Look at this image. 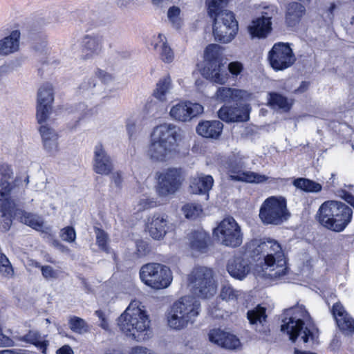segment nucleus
<instances>
[{
  "label": "nucleus",
  "instance_id": "nucleus-36",
  "mask_svg": "<svg viewBox=\"0 0 354 354\" xmlns=\"http://www.w3.org/2000/svg\"><path fill=\"white\" fill-rule=\"evenodd\" d=\"M152 44L154 49L159 53L160 57L164 62L170 63L173 61L174 57V53L168 46L165 35L159 34Z\"/></svg>",
  "mask_w": 354,
  "mask_h": 354
},
{
  "label": "nucleus",
  "instance_id": "nucleus-51",
  "mask_svg": "<svg viewBox=\"0 0 354 354\" xmlns=\"http://www.w3.org/2000/svg\"><path fill=\"white\" fill-rule=\"evenodd\" d=\"M156 205V202L153 198L145 196L140 199L138 203V211H143L145 209L153 207Z\"/></svg>",
  "mask_w": 354,
  "mask_h": 354
},
{
  "label": "nucleus",
  "instance_id": "nucleus-48",
  "mask_svg": "<svg viewBox=\"0 0 354 354\" xmlns=\"http://www.w3.org/2000/svg\"><path fill=\"white\" fill-rule=\"evenodd\" d=\"M182 210L187 218L192 219L199 216L203 211L201 206L196 203H187L183 207Z\"/></svg>",
  "mask_w": 354,
  "mask_h": 354
},
{
  "label": "nucleus",
  "instance_id": "nucleus-15",
  "mask_svg": "<svg viewBox=\"0 0 354 354\" xmlns=\"http://www.w3.org/2000/svg\"><path fill=\"white\" fill-rule=\"evenodd\" d=\"M250 111L249 104L236 102V106H223L218 110V115L225 122H240L249 120Z\"/></svg>",
  "mask_w": 354,
  "mask_h": 354
},
{
  "label": "nucleus",
  "instance_id": "nucleus-57",
  "mask_svg": "<svg viewBox=\"0 0 354 354\" xmlns=\"http://www.w3.org/2000/svg\"><path fill=\"white\" fill-rule=\"evenodd\" d=\"M127 131L129 137V139H132L137 132V127L133 122H128L127 124Z\"/></svg>",
  "mask_w": 354,
  "mask_h": 354
},
{
  "label": "nucleus",
  "instance_id": "nucleus-5",
  "mask_svg": "<svg viewBox=\"0 0 354 354\" xmlns=\"http://www.w3.org/2000/svg\"><path fill=\"white\" fill-rule=\"evenodd\" d=\"M2 178L0 181V230L2 232H8L12 225V218H15V212L17 207L22 205L21 199L24 195V189L17 190L15 185H12Z\"/></svg>",
  "mask_w": 354,
  "mask_h": 354
},
{
  "label": "nucleus",
  "instance_id": "nucleus-19",
  "mask_svg": "<svg viewBox=\"0 0 354 354\" xmlns=\"http://www.w3.org/2000/svg\"><path fill=\"white\" fill-rule=\"evenodd\" d=\"M247 319L251 327L257 332L268 335L270 332L267 321L266 308L258 305L247 312Z\"/></svg>",
  "mask_w": 354,
  "mask_h": 354
},
{
  "label": "nucleus",
  "instance_id": "nucleus-33",
  "mask_svg": "<svg viewBox=\"0 0 354 354\" xmlns=\"http://www.w3.org/2000/svg\"><path fill=\"white\" fill-rule=\"evenodd\" d=\"M214 184L213 178L210 175L198 174L193 177L190 183V189L193 194H207L212 188Z\"/></svg>",
  "mask_w": 354,
  "mask_h": 354
},
{
  "label": "nucleus",
  "instance_id": "nucleus-28",
  "mask_svg": "<svg viewBox=\"0 0 354 354\" xmlns=\"http://www.w3.org/2000/svg\"><path fill=\"white\" fill-rule=\"evenodd\" d=\"M223 64L218 62H207L202 70V75L204 77L210 81L223 84L227 80V75L222 71Z\"/></svg>",
  "mask_w": 354,
  "mask_h": 354
},
{
  "label": "nucleus",
  "instance_id": "nucleus-42",
  "mask_svg": "<svg viewBox=\"0 0 354 354\" xmlns=\"http://www.w3.org/2000/svg\"><path fill=\"white\" fill-rule=\"evenodd\" d=\"M293 185L298 189H300L306 192L317 193L322 190V185L312 180L299 178L293 181Z\"/></svg>",
  "mask_w": 354,
  "mask_h": 354
},
{
  "label": "nucleus",
  "instance_id": "nucleus-13",
  "mask_svg": "<svg viewBox=\"0 0 354 354\" xmlns=\"http://www.w3.org/2000/svg\"><path fill=\"white\" fill-rule=\"evenodd\" d=\"M270 66L275 71H283L291 66L295 62L292 48L288 44H274L268 53Z\"/></svg>",
  "mask_w": 354,
  "mask_h": 354
},
{
  "label": "nucleus",
  "instance_id": "nucleus-8",
  "mask_svg": "<svg viewBox=\"0 0 354 354\" xmlns=\"http://www.w3.org/2000/svg\"><path fill=\"white\" fill-rule=\"evenodd\" d=\"M140 277L145 284L157 290L167 288L172 281L170 269L156 263L142 266L140 270Z\"/></svg>",
  "mask_w": 354,
  "mask_h": 354
},
{
  "label": "nucleus",
  "instance_id": "nucleus-41",
  "mask_svg": "<svg viewBox=\"0 0 354 354\" xmlns=\"http://www.w3.org/2000/svg\"><path fill=\"white\" fill-rule=\"evenodd\" d=\"M171 88V80L169 76L159 80L156 84V88L153 95L160 101L164 102L167 100V95L169 93Z\"/></svg>",
  "mask_w": 354,
  "mask_h": 354
},
{
  "label": "nucleus",
  "instance_id": "nucleus-37",
  "mask_svg": "<svg viewBox=\"0 0 354 354\" xmlns=\"http://www.w3.org/2000/svg\"><path fill=\"white\" fill-rule=\"evenodd\" d=\"M189 240L190 246L192 250L205 252L209 241V236L204 231H194L191 233Z\"/></svg>",
  "mask_w": 354,
  "mask_h": 354
},
{
  "label": "nucleus",
  "instance_id": "nucleus-40",
  "mask_svg": "<svg viewBox=\"0 0 354 354\" xmlns=\"http://www.w3.org/2000/svg\"><path fill=\"white\" fill-rule=\"evenodd\" d=\"M268 103L273 109H279L287 112L290 109L291 103L288 98L278 93H269Z\"/></svg>",
  "mask_w": 354,
  "mask_h": 354
},
{
  "label": "nucleus",
  "instance_id": "nucleus-32",
  "mask_svg": "<svg viewBox=\"0 0 354 354\" xmlns=\"http://www.w3.org/2000/svg\"><path fill=\"white\" fill-rule=\"evenodd\" d=\"M306 14V8L300 3L291 2L286 6V24L289 27H295Z\"/></svg>",
  "mask_w": 354,
  "mask_h": 354
},
{
  "label": "nucleus",
  "instance_id": "nucleus-45",
  "mask_svg": "<svg viewBox=\"0 0 354 354\" xmlns=\"http://www.w3.org/2000/svg\"><path fill=\"white\" fill-rule=\"evenodd\" d=\"M68 324L71 330L78 334H84L89 330V326L86 321L78 317H71Z\"/></svg>",
  "mask_w": 354,
  "mask_h": 354
},
{
  "label": "nucleus",
  "instance_id": "nucleus-22",
  "mask_svg": "<svg viewBox=\"0 0 354 354\" xmlns=\"http://www.w3.org/2000/svg\"><path fill=\"white\" fill-rule=\"evenodd\" d=\"M270 19L271 17L265 15L253 19L248 26L251 38H266L272 30Z\"/></svg>",
  "mask_w": 354,
  "mask_h": 354
},
{
  "label": "nucleus",
  "instance_id": "nucleus-47",
  "mask_svg": "<svg viewBox=\"0 0 354 354\" xmlns=\"http://www.w3.org/2000/svg\"><path fill=\"white\" fill-rule=\"evenodd\" d=\"M0 274L8 279L14 275L13 268L8 257L3 253H0Z\"/></svg>",
  "mask_w": 354,
  "mask_h": 354
},
{
  "label": "nucleus",
  "instance_id": "nucleus-2",
  "mask_svg": "<svg viewBox=\"0 0 354 354\" xmlns=\"http://www.w3.org/2000/svg\"><path fill=\"white\" fill-rule=\"evenodd\" d=\"M353 210L337 201L324 202L319 208L317 217L321 225L335 232H342L351 221Z\"/></svg>",
  "mask_w": 354,
  "mask_h": 354
},
{
  "label": "nucleus",
  "instance_id": "nucleus-61",
  "mask_svg": "<svg viewBox=\"0 0 354 354\" xmlns=\"http://www.w3.org/2000/svg\"><path fill=\"white\" fill-rule=\"evenodd\" d=\"M111 179L117 187H120L122 184V178L120 172H114L111 174Z\"/></svg>",
  "mask_w": 354,
  "mask_h": 354
},
{
  "label": "nucleus",
  "instance_id": "nucleus-26",
  "mask_svg": "<svg viewBox=\"0 0 354 354\" xmlns=\"http://www.w3.org/2000/svg\"><path fill=\"white\" fill-rule=\"evenodd\" d=\"M15 218L20 223L39 232H44V221L37 214L27 212L17 207L15 212Z\"/></svg>",
  "mask_w": 354,
  "mask_h": 354
},
{
  "label": "nucleus",
  "instance_id": "nucleus-29",
  "mask_svg": "<svg viewBox=\"0 0 354 354\" xmlns=\"http://www.w3.org/2000/svg\"><path fill=\"white\" fill-rule=\"evenodd\" d=\"M227 270L232 277L242 280L250 272V267L246 260L241 257H235L229 260Z\"/></svg>",
  "mask_w": 354,
  "mask_h": 354
},
{
  "label": "nucleus",
  "instance_id": "nucleus-44",
  "mask_svg": "<svg viewBox=\"0 0 354 354\" xmlns=\"http://www.w3.org/2000/svg\"><path fill=\"white\" fill-rule=\"evenodd\" d=\"M100 85L97 83L95 77H86L83 80L79 86V89L82 93H91L92 95L97 93V88Z\"/></svg>",
  "mask_w": 354,
  "mask_h": 354
},
{
  "label": "nucleus",
  "instance_id": "nucleus-39",
  "mask_svg": "<svg viewBox=\"0 0 354 354\" xmlns=\"http://www.w3.org/2000/svg\"><path fill=\"white\" fill-rule=\"evenodd\" d=\"M20 341L34 344L41 351L42 353L46 354L48 342L41 339L40 334L37 331L30 330L26 335L19 338Z\"/></svg>",
  "mask_w": 354,
  "mask_h": 354
},
{
  "label": "nucleus",
  "instance_id": "nucleus-20",
  "mask_svg": "<svg viewBox=\"0 0 354 354\" xmlns=\"http://www.w3.org/2000/svg\"><path fill=\"white\" fill-rule=\"evenodd\" d=\"M93 170L101 175H109L113 169L111 157L107 154L104 147L98 143L94 148Z\"/></svg>",
  "mask_w": 354,
  "mask_h": 354
},
{
  "label": "nucleus",
  "instance_id": "nucleus-60",
  "mask_svg": "<svg viewBox=\"0 0 354 354\" xmlns=\"http://www.w3.org/2000/svg\"><path fill=\"white\" fill-rule=\"evenodd\" d=\"M76 111L79 113V120L82 118L86 114L87 106L84 103H80L75 108Z\"/></svg>",
  "mask_w": 354,
  "mask_h": 354
},
{
  "label": "nucleus",
  "instance_id": "nucleus-46",
  "mask_svg": "<svg viewBox=\"0 0 354 354\" xmlns=\"http://www.w3.org/2000/svg\"><path fill=\"white\" fill-rule=\"evenodd\" d=\"M336 323L344 333L351 335L354 333V319L348 314L343 317H338Z\"/></svg>",
  "mask_w": 354,
  "mask_h": 354
},
{
  "label": "nucleus",
  "instance_id": "nucleus-30",
  "mask_svg": "<svg viewBox=\"0 0 354 354\" xmlns=\"http://www.w3.org/2000/svg\"><path fill=\"white\" fill-rule=\"evenodd\" d=\"M216 95L218 100L226 102H238L240 100H248L250 97V93L247 91L227 87L219 88L216 93Z\"/></svg>",
  "mask_w": 354,
  "mask_h": 354
},
{
  "label": "nucleus",
  "instance_id": "nucleus-56",
  "mask_svg": "<svg viewBox=\"0 0 354 354\" xmlns=\"http://www.w3.org/2000/svg\"><path fill=\"white\" fill-rule=\"evenodd\" d=\"M339 196L344 200L347 203H348L351 206H352L354 209V196L351 193L345 191L340 190L339 191Z\"/></svg>",
  "mask_w": 354,
  "mask_h": 354
},
{
  "label": "nucleus",
  "instance_id": "nucleus-21",
  "mask_svg": "<svg viewBox=\"0 0 354 354\" xmlns=\"http://www.w3.org/2000/svg\"><path fill=\"white\" fill-rule=\"evenodd\" d=\"M179 131V128L175 124L165 123L154 129L152 138L173 147Z\"/></svg>",
  "mask_w": 354,
  "mask_h": 354
},
{
  "label": "nucleus",
  "instance_id": "nucleus-23",
  "mask_svg": "<svg viewBox=\"0 0 354 354\" xmlns=\"http://www.w3.org/2000/svg\"><path fill=\"white\" fill-rule=\"evenodd\" d=\"M41 136L44 148L50 156H54L59 151L58 134L48 124H41L39 129Z\"/></svg>",
  "mask_w": 354,
  "mask_h": 354
},
{
  "label": "nucleus",
  "instance_id": "nucleus-1",
  "mask_svg": "<svg viewBox=\"0 0 354 354\" xmlns=\"http://www.w3.org/2000/svg\"><path fill=\"white\" fill-rule=\"evenodd\" d=\"M281 319V330L286 333L292 342L298 337L304 343L308 342L310 339H315L316 328L303 305L297 304L284 310Z\"/></svg>",
  "mask_w": 354,
  "mask_h": 354
},
{
  "label": "nucleus",
  "instance_id": "nucleus-24",
  "mask_svg": "<svg viewBox=\"0 0 354 354\" xmlns=\"http://www.w3.org/2000/svg\"><path fill=\"white\" fill-rule=\"evenodd\" d=\"M82 58L84 60L93 59L102 50V39L96 35H86L82 39Z\"/></svg>",
  "mask_w": 354,
  "mask_h": 354
},
{
  "label": "nucleus",
  "instance_id": "nucleus-4",
  "mask_svg": "<svg viewBox=\"0 0 354 354\" xmlns=\"http://www.w3.org/2000/svg\"><path fill=\"white\" fill-rule=\"evenodd\" d=\"M250 248H252L254 254L264 256L265 263L268 267H273L274 272L269 274L272 278H279L286 274V259L281 245L275 240L271 239H254L251 241Z\"/></svg>",
  "mask_w": 354,
  "mask_h": 354
},
{
  "label": "nucleus",
  "instance_id": "nucleus-62",
  "mask_svg": "<svg viewBox=\"0 0 354 354\" xmlns=\"http://www.w3.org/2000/svg\"><path fill=\"white\" fill-rule=\"evenodd\" d=\"M138 252L140 255H144L147 252V245L143 241L136 242Z\"/></svg>",
  "mask_w": 354,
  "mask_h": 354
},
{
  "label": "nucleus",
  "instance_id": "nucleus-43",
  "mask_svg": "<svg viewBox=\"0 0 354 354\" xmlns=\"http://www.w3.org/2000/svg\"><path fill=\"white\" fill-rule=\"evenodd\" d=\"M222 47L218 44H210L205 50V58L207 62H221L222 57Z\"/></svg>",
  "mask_w": 354,
  "mask_h": 354
},
{
  "label": "nucleus",
  "instance_id": "nucleus-14",
  "mask_svg": "<svg viewBox=\"0 0 354 354\" xmlns=\"http://www.w3.org/2000/svg\"><path fill=\"white\" fill-rule=\"evenodd\" d=\"M54 100L53 86L50 84L41 86L37 93V120L41 124L48 120Z\"/></svg>",
  "mask_w": 354,
  "mask_h": 354
},
{
  "label": "nucleus",
  "instance_id": "nucleus-6",
  "mask_svg": "<svg viewBox=\"0 0 354 354\" xmlns=\"http://www.w3.org/2000/svg\"><path fill=\"white\" fill-rule=\"evenodd\" d=\"M150 321L140 302L133 301L125 311L118 317V325L127 336L136 338V333H142L149 328Z\"/></svg>",
  "mask_w": 354,
  "mask_h": 354
},
{
  "label": "nucleus",
  "instance_id": "nucleus-55",
  "mask_svg": "<svg viewBox=\"0 0 354 354\" xmlns=\"http://www.w3.org/2000/svg\"><path fill=\"white\" fill-rule=\"evenodd\" d=\"M228 70L232 75L237 76L243 71V66L239 62H232L229 64Z\"/></svg>",
  "mask_w": 354,
  "mask_h": 354
},
{
  "label": "nucleus",
  "instance_id": "nucleus-27",
  "mask_svg": "<svg viewBox=\"0 0 354 354\" xmlns=\"http://www.w3.org/2000/svg\"><path fill=\"white\" fill-rule=\"evenodd\" d=\"M221 22L213 24V35L215 40L223 44H228L235 37L238 32V22H233L225 26Z\"/></svg>",
  "mask_w": 354,
  "mask_h": 354
},
{
  "label": "nucleus",
  "instance_id": "nucleus-54",
  "mask_svg": "<svg viewBox=\"0 0 354 354\" xmlns=\"http://www.w3.org/2000/svg\"><path fill=\"white\" fill-rule=\"evenodd\" d=\"M331 311L335 321H337L338 317H343L348 314L344 306L339 302L333 306Z\"/></svg>",
  "mask_w": 354,
  "mask_h": 354
},
{
  "label": "nucleus",
  "instance_id": "nucleus-58",
  "mask_svg": "<svg viewBox=\"0 0 354 354\" xmlns=\"http://www.w3.org/2000/svg\"><path fill=\"white\" fill-rule=\"evenodd\" d=\"M131 354H156L145 347L136 346L132 348Z\"/></svg>",
  "mask_w": 354,
  "mask_h": 354
},
{
  "label": "nucleus",
  "instance_id": "nucleus-17",
  "mask_svg": "<svg viewBox=\"0 0 354 354\" xmlns=\"http://www.w3.org/2000/svg\"><path fill=\"white\" fill-rule=\"evenodd\" d=\"M203 112V106L198 103L191 102H180L173 106L169 111L170 116L175 120L187 122Z\"/></svg>",
  "mask_w": 354,
  "mask_h": 354
},
{
  "label": "nucleus",
  "instance_id": "nucleus-3",
  "mask_svg": "<svg viewBox=\"0 0 354 354\" xmlns=\"http://www.w3.org/2000/svg\"><path fill=\"white\" fill-rule=\"evenodd\" d=\"M201 304L192 296H185L175 301L167 312L168 326L180 330L192 324L200 313Z\"/></svg>",
  "mask_w": 354,
  "mask_h": 354
},
{
  "label": "nucleus",
  "instance_id": "nucleus-25",
  "mask_svg": "<svg viewBox=\"0 0 354 354\" xmlns=\"http://www.w3.org/2000/svg\"><path fill=\"white\" fill-rule=\"evenodd\" d=\"M167 216L155 214L149 219L147 227L151 236L156 240L162 239L167 230Z\"/></svg>",
  "mask_w": 354,
  "mask_h": 354
},
{
  "label": "nucleus",
  "instance_id": "nucleus-63",
  "mask_svg": "<svg viewBox=\"0 0 354 354\" xmlns=\"http://www.w3.org/2000/svg\"><path fill=\"white\" fill-rule=\"evenodd\" d=\"M73 351L68 345H64L57 350L56 354H73Z\"/></svg>",
  "mask_w": 354,
  "mask_h": 354
},
{
  "label": "nucleus",
  "instance_id": "nucleus-38",
  "mask_svg": "<svg viewBox=\"0 0 354 354\" xmlns=\"http://www.w3.org/2000/svg\"><path fill=\"white\" fill-rule=\"evenodd\" d=\"M242 292L240 290L234 288L227 282L221 285L219 297L227 302H235L241 297Z\"/></svg>",
  "mask_w": 354,
  "mask_h": 354
},
{
  "label": "nucleus",
  "instance_id": "nucleus-12",
  "mask_svg": "<svg viewBox=\"0 0 354 354\" xmlns=\"http://www.w3.org/2000/svg\"><path fill=\"white\" fill-rule=\"evenodd\" d=\"M158 175L156 192L158 196L166 197L175 194L180 188L183 176L180 169L168 168Z\"/></svg>",
  "mask_w": 354,
  "mask_h": 354
},
{
  "label": "nucleus",
  "instance_id": "nucleus-52",
  "mask_svg": "<svg viewBox=\"0 0 354 354\" xmlns=\"http://www.w3.org/2000/svg\"><path fill=\"white\" fill-rule=\"evenodd\" d=\"M41 274L46 280L55 279L58 278V272L50 266H44L41 267Z\"/></svg>",
  "mask_w": 354,
  "mask_h": 354
},
{
  "label": "nucleus",
  "instance_id": "nucleus-64",
  "mask_svg": "<svg viewBox=\"0 0 354 354\" xmlns=\"http://www.w3.org/2000/svg\"><path fill=\"white\" fill-rule=\"evenodd\" d=\"M0 354H26L24 351H18L15 349H8L0 351Z\"/></svg>",
  "mask_w": 354,
  "mask_h": 354
},
{
  "label": "nucleus",
  "instance_id": "nucleus-49",
  "mask_svg": "<svg viewBox=\"0 0 354 354\" xmlns=\"http://www.w3.org/2000/svg\"><path fill=\"white\" fill-rule=\"evenodd\" d=\"M96 243L99 248L103 251H108V234L102 229L95 227Z\"/></svg>",
  "mask_w": 354,
  "mask_h": 354
},
{
  "label": "nucleus",
  "instance_id": "nucleus-16",
  "mask_svg": "<svg viewBox=\"0 0 354 354\" xmlns=\"http://www.w3.org/2000/svg\"><path fill=\"white\" fill-rule=\"evenodd\" d=\"M208 339L212 343L227 350L237 351L242 348V344L235 335L220 328L210 330Z\"/></svg>",
  "mask_w": 354,
  "mask_h": 354
},
{
  "label": "nucleus",
  "instance_id": "nucleus-9",
  "mask_svg": "<svg viewBox=\"0 0 354 354\" xmlns=\"http://www.w3.org/2000/svg\"><path fill=\"white\" fill-rule=\"evenodd\" d=\"M286 201L283 197L270 196L259 210V218L264 224L279 225L289 217Z\"/></svg>",
  "mask_w": 354,
  "mask_h": 354
},
{
  "label": "nucleus",
  "instance_id": "nucleus-11",
  "mask_svg": "<svg viewBox=\"0 0 354 354\" xmlns=\"http://www.w3.org/2000/svg\"><path fill=\"white\" fill-rule=\"evenodd\" d=\"M214 234L225 246L236 248L243 242L241 227L232 217L224 218L214 229Z\"/></svg>",
  "mask_w": 354,
  "mask_h": 354
},
{
  "label": "nucleus",
  "instance_id": "nucleus-34",
  "mask_svg": "<svg viewBox=\"0 0 354 354\" xmlns=\"http://www.w3.org/2000/svg\"><path fill=\"white\" fill-rule=\"evenodd\" d=\"M20 35L19 30H13L0 40V55L6 56L19 50Z\"/></svg>",
  "mask_w": 354,
  "mask_h": 354
},
{
  "label": "nucleus",
  "instance_id": "nucleus-50",
  "mask_svg": "<svg viewBox=\"0 0 354 354\" xmlns=\"http://www.w3.org/2000/svg\"><path fill=\"white\" fill-rule=\"evenodd\" d=\"M180 9L176 6L170 8L167 12V17L169 18V20L176 28H179L180 26Z\"/></svg>",
  "mask_w": 354,
  "mask_h": 354
},
{
  "label": "nucleus",
  "instance_id": "nucleus-31",
  "mask_svg": "<svg viewBox=\"0 0 354 354\" xmlns=\"http://www.w3.org/2000/svg\"><path fill=\"white\" fill-rule=\"evenodd\" d=\"M223 129V124L218 120L203 121L198 124L196 131L204 138L216 139L221 134Z\"/></svg>",
  "mask_w": 354,
  "mask_h": 354
},
{
  "label": "nucleus",
  "instance_id": "nucleus-10",
  "mask_svg": "<svg viewBox=\"0 0 354 354\" xmlns=\"http://www.w3.org/2000/svg\"><path fill=\"white\" fill-rule=\"evenodd\" d=\"M225 167L230 173V178L236 181L260 183L268 179L264 175L253 171H245V157L239 153L230 156L226 160Z\"/></svg>",
  "mask_w": 354,
  "mask_h": 354
},
{
  "label": "nucleus",
  "instance_id": "nucleus-35",
  "mask_svg": "<svg viewBox=\"0 0 354 354\" xmlns=\"http://www.w3.org/2000/svg\"><path fill=\"white\" fill-rule=\"evenodd\" d=\"M172 147L152 138V142L149 146L148 154L155 160L164 161L172 150Z\"/></svg>",
  "mask_w": 354,
  "mask_h": 354
},
{
  "label": "nucleus",
  "instance_id": "nucleus-7",
  "mask_svg": "<svg viewBox=\"0 0 354 354\" xmlns=\"http://www.w3.org/2000/svg\"><path fill=\"white\" fill-rule=\"evenodd\" d=\"M189 286L192 293L198 297H213L217 290L214 272L207 267H196L188 276Z\"/></svg>",
  "mask_w": 354,
  "mask_h": 354
},
{
  "label": "nucleus",
  "instance_id": "nucleus-18",
  "mask_svg": "<svg viewBox=\"0 0 354 354\" xmlns=\"http://www.w3.org/2000/svg\"><path fill=\"white\" fill-rule=\"evenodd\" d=\"M226 3L227 0H211L208 3V14L214 23L222 22L220 24L227 26L233 22H237L232 12L223 10Z\"/></svg>",
  "mask_w": 354,
  "mask_h": 354
},
{
  "label": "nucleus",
  "instance_id": "nucleus-53",
  "mask_svg": "<svg viewBox=\"0 0 354 354\" xmlns=\"http://www.w3.org/2000/svg\"><path fill=\"white\" fill-rule=\"evenodd\" d=\"M62 239L67 242H73L76 237L75 230L72 227H67L62 230Z\"/></svg>",
  "mask_w": 354,
  "mask_h": 354
},
{
  "label": "nucleus",
  "instance_id": "nucleus-59",
  "mask_svg": "<svg viewBox=\"0 0 354 354\" xmlns=\"http://www.w3.org/2000/svg\"><path fill=\"white\" fill-rule=\"evenodd\" d=\"M97 75H99L100 78L105 83H108L113 79L112 75L101 70L97 72Z\"/></svg>",
  "mask_w": 354,
  "mask_h": 354
}]
</instances>
